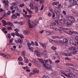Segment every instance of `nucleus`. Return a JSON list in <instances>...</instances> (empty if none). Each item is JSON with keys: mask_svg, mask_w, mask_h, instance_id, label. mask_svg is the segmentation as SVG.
<instances>
[{"mask_svg": "<svg viewBox=\"0 0 78 78\" xmlns=\"http://www.w3.org/2000/svg\"><path fill=\"white\" fill-rule=\"evenodd\" d=\"M43 67L45 69L47 70L52 71L53 70V69H52V67L51 66L50 64H47V63H44L43 64Z\"/></svg>", "mask_w": 78, "mask_h": 78, "instance_id": "nucleus-1", "label": "nucleus"}, {"mask_svg": "<svg viewBox=\"0 0 78 78\" xmlns=\"http://www.w3.org/2000/svg\"><path fill=\"white\" fill-rule=\"evenodd\" d=\"M63 21L66 24L70 25L72 23V20H66V18L63 19Z\"/></svg>", "mask_w": 78, "mask_h": 78, "instance_id": "nucleus-2", "label": "nucleus"}, {"mask_svg": "<svg viewBox=\"0 0 78 78\" xmlns=\"http://www.w3.org/2000/svg\"><path fill=\"white\" fill-rule=\"evenodd\" d=\"M64 31L65 33H66L67 34H70L72 35V32L69 29H64Z\"/></svg>", "mask_w": 78, "mask_h": 78, "instance_id": "nucleus-3", "label": "nucleus"}, {"mask_svg": "<svg viewBox=\"0 0 78 78\" xmlns=\"http://www.w3.org/2000/svg\"><path fill=\"white\" fill-rule=\"evenodd\" d=\"M34 55H36L38 57H41V53L38 51L37 50H35L34 51Z\"/></svg>", "mask_w": 78, "mask_h": 78, "instance_id": "nucleus-4", "label": "nucleus"}, {"mask_svg": "<svg viewBox=\"0 0 78 78\" xmlns=\"http://www.w3.org/2000/svg\"><path fill=\"white\" fill-rule=\"evenodd\" d=\"M70 43L72 45H76L77 44L78 45V41L76 42V41L75 40H71L70 41Z\"/></svg>", "mask_w": 78, "mask_h": 78, "instance_id": "nucleus-5", "label": "nucleus"}, {"mask_svg": "<svg viewBox=\"0 0 78 78\" xmlns=\"http://www.w3.org/2000/svg\"><path fill=\"white\" fill-rule=\"evenodd\" d=\"M39 61L40 62L43 63L44 64V62H45L44 64H46V63L48 62V60L47 59L44 60V61H43L42 59H39Z\"/></svg>", "mask_w": 78, "mask_h": 78, "instance_id": "nucleus-6", "label": "nucleus"}, {"mask_svg": "<svg viewBox=\"0 0 78 78\" xmlns=\"http://www.w3.org/2000/svg\"><path fill=\"white\" fill-rule=\"evenodd\" d=\"M67 20H70L73 22H75V18L72 16H69L68 17Z\"/></svg>", "mask_w": 78, "mask_h": 78, "instance_id": "nucleus-7", "label": "nucleus"}, {"mask_svg": "<svg viewBox=\"0 0 78 78\" xmlns=\"http://www.w3.org/2000/svg\"><path fill=\"white\" fill-rule=\"evenodd\" d=\"M76 5H77V6L78 7V4H77V2L76 1H74L72 4L70 5L69 6V7L70 8V7H72L73 6Z\"/></svg>", "mask_w": 78, "mask_h": 78, "instance_id": "nucleus-8", "label": "nucleus"}, {"mask_svg": "<svg viewBox=\"0 0 78 78\" xmlns=\"http://www.w3.org/2000/svg\"><path fill=\"white\" fill-rule=\"evenodd\" d=\"M12 5L15 9H17V5H16V2H12Z\"/></svg>", "mask_w": 78, "mask_h": 78, "instance_id": "nucleus-9", "label": "nucleus"}, {"mask_svg": "<svg viewBox=\"0 0 78 78\" xmlns=\"http://www.w3.org/2000/svg\"><path fill=\"white\" fill-rule=\"evenodd\" d=\"M69 49L72 51H76V48L75 47H70L69 48Z\"/></svg>", "mask_w": 78, "mask_h": 78, "instance_id": "nucleus-10", "label": "nucleus"}, {"mask_svg": "<svg viewBox=\"0 0 78 78\" xmlns=\"http://www.w3.org/2000/svg\"><path fill=\"white\" fill-rule=\"evenodd\" d=\"M15 42H16V43H17V42H18V43H20V44H22L23 43L22 41V40L19 38L18 39V41L15 40Z\"/></svg>", "mask_w": 78, "mask_h": 78, "instance_id": "nucleus-11", "label": "nucleus"}, {"mask_svg": "<svg viewBox=\"0 0 78 78\" xmlns=\"http://www.w3.org/2000/svg\"><path fill=\"white\" fill-rule=\"evenodd\" d=\"M3 57H5L6 58H11V56L9 55H6L5 54H3Z\"/></svg>", "mask_w": 78, "mask_h": 78, "instance_id": "nucleus-12", "label": "nucleus"}, {"mask_svg": "<svg viewBox=\"0 0 78 78\" xmlns=\"http://www.w3.org/2000/svg\"><path fill=\"white\" fill-rule=\"evenodd\" d=\"M40 44L41 45V46L43 47V48H44V49H46V46L47 45V44H46L45 43L42 44L41 43Z\"/></svg>", "mask_w": 78, "mask_h": 78, "instance_id": "nucleus-13", "label": "nucleus"}, {"mask_svg": "<svg viewBox=\"0 0 78 78\" xmlns=\"http://www.w3.org/2000/svg\"><path fill=\"white\" fill-rule=\"evenodd\" d=\"M12 18L13 19H15L17 18V16H16V13L15 14H13L12 16Z\"/></svg>", "mask_w": 78, "mask_h": 78, "instance_id": "nucleus-14", "label": "nucleus"}, {"mask_svg": "<svg viewBox=\"0 0 78 78\" xmlns=\"http://www.w3.org/2000/svg\"><path fill=\"white\" fill-rule=\"evenodd\" d=\"M33 71H34V72L35 73H38L39 72V70L36 69H33Z\"/></svg>", "mask_w": 78, "mask_h": 78, "instance_id": "nucleus-15", "label": "nucleus"}, {"mask_svg": "<svg viewBox=\"0 0 78 78\" xmlns=\"http://www.w3.org/2000/svg\"><path fill=\"white\" fill-rule=\"evenodd\" d=\"M2 22L3 23V26H5V25H7L8 23H6V21L5 20H2Z\"/></svg>", "mask_w": 78, "mask_h": 78, "instance_id": "nucleus-16", "label": "nucleus"}, {"mask_svg": "<svg viewBox=\"0 0 78 78\" xmlns=\"http://www.w3.org/2000/svg\"><path fill=\"white\" fill-rule=\"evenodd\" d=\"M71 74H70L69 73H68L67 74H66L65 73V75L66 76H67V77H68V78H70V75Z\"/></svg>", "mask_w": 78, "mask_h": 78, "instance_id": "nucleus-17", "label": "nucleus"}, {"mask_svg": "<svg viewBox=\"0 0 78 78\" xmlns=\"http://www.w3.org/2000/svg\"><path fill=\"white\" fill-rule=\"evenodd\" d=\"M24 62L26 63H28V60L27 58L25 57V56H24Z\"/></svg>", "mask_w": 78, "mask_h": 78, "instance_id": "nucleus-18", "label": "nucleus"}, {"mask_svg": "<svg viewBox=\"0 0 78 78\" xmlns=\"http://www.w3.org/2000/svg\"><path fill=\"white\" fill-rule=\"evenodd\" d=\"M34 9L35 11V12L37 13V12H38V11H39V9H38L37 7L35 6L34 8Z\"/></svg>", "mask_w": 78, "mask_h": 78, "instance_id": "nucleus-19", "label": "nucleus"}, {"mask_svg": "<svg viewBox=\"0 0 78 78\" xmlns=\"http://www.w3.org/2000/svg\"><path fill=\"white\" fill-rule=\"evenodd\" d=\"M48 61L49 62L50 64L51 65H53V62H52V60L50 58H48Z\"/></svg>", "mask_w": 78, "mask_h": 78, "instance_id": "nucleus-20", "label": "nucleus"}, {"mask_svg": "<svg viewBox=\"0 0 78 78\" xmlns=\"http://www.w3.org/2000/svg\"><path fill=\"white\" fill-rule=\"evenodd\" d=\"M7 25H10V26H12V27H14V25H13V24L11 22H7Z\"/></svg>", "mask_w": 78, "mask_h": 78, "instance_id": "nucleus-21", "label": "nucleus"}, {"mask_svg": "<svg viewBox=\"0 0 78 78\" xmlns=\"http://www.w3.org/2000/svg\"><path fill=\"white\" fill-rule=\"evenodd\" d=\"M29 28H33V27H34L35 26V24H33L32 25L31 24H29Z\"/></svg>", "mask_w": 78, "mask_h": 78, "instance_id": "nucleus-22", "label": "nucleus"}, {"mask_svg": "<svg viewBox=\"0 0 78 78\" xmlns=\"http://www.w3.org/2000/svg\"><path fill=\"white\" fill-rule=\"evenodd\" d=\"M63 41L65 43H67L68 42V40L66 38H63Z\"/></svg>", "mask_w": 78, "mask_h": 78, "instance_id": "nucleus-23", "label": "nucleus"}, {"mask_svg": "<svg viewBox=\"0 0 78 78\" xmlns=\"http://www.w3.org/2000/svg\"><path fill=\"white\" fill-rule=\"evenodd\" d=\"M23 33L24 34H28V33H29V32H28L27 30H24L23 31Z\"/></svg>", "mask_w": 78, "mask_h": 78, "instance_id": "nucleus-24", "label": "nucleus"}, {"mask_svg": "<svg viewBox=\"0 0 78 78\" xmlns=\"http://www.w3.org/2000/svg\"><path fill=\"white\" fill-rule=\"evenodd\" d=\"M16 9H17V11L18 12H22V10L20 9L17 8Z\"/></svg>", "mask_w": 78, "mask_h": 78, "instance_id": "nucleus-25", "label": "nucleus"}, {"mask_svg": "<svg viewBox=\"0 0 78 78\" xmlns=\"http://www.w3.org/2000/svg\"><path fill=\"white\" fill-rule=\"evenodd\" d=\"M71 77L72 78H76V76H75V75L74 74H71L70 78H71Z\"/></svg>", "mask_w": 78, "mask_h": 78, "instance_id": "nucleus-26", "label": "nucleus"}, {"mask_svg": "<svg viewBox=\"0 0 78 78\" xmlns=\"http://www.w3.org/2000/svg\"><path fill=\"white\" fill-rule=\"evenodd\" d=\"M56 38H58V39H63L64 38V37H55Z\"/></svg>", "mask_w": 78, "mask_h": 78, "instance_id": "nucleus-27", "label": "nucleus"}, {"mask_svg": "<svg viewBox=\"0 0 78 78\" xmlns=\"http://www.w3.org/2000/svg\"><path fill=\"white\" fill-rule=\"evenodd\" d=\"M34 74H35V73L34 72L33 70L32 72L29 74L30 76H31V75H33Z\"/></svg>", "mask_w": 78, "mask_h": 78, "instance_id": "nucleus-28", "label": "nucleus"}, {"mask_svg": "<svg viewBox=\"0 0 78 78\" xmlns=\"http://www.w3.org/2000/svg\"><path fill=\"white\" fill-rule=\"evenodd\" d=\"M18 61H22L23 60V59H22V57H19L18 59Z\"/></svg>", "mask_w": 78, "mask_h": 78, "instance_id": "nucleus-29", "label": "nucleus"}, {"mask_svg": "<svg viewBox=\"0 0 78 78\" xmlns=\"http://www.w3.org/2000/svg\"><path fill=\"white\" fill-rule=\"evenodd\" d=\"M58 42L60 45H63V43L62 42V41H59Z\"/></svg>", "mask_w": 78, "mask_h": 78, "instance_id": "nucleus-30", "label": "nucleus"}, {"mask_svg": "<svg viewBox=\"0 0 78 78\" xmlns=\"http://www.w3.org/2000/svg\"><path fill=\"white\" fill-rule=\"evenodd\" d=\"M22 55H23V56H25V52L24 51H23L22 52Z\"/></svg>", "mask_w": 78, "mask_h": 78, "instance_id": "nucleus-31", "label": "nucleus"}, {"mask_svg": "<svg viewBox=\"0 0 78 78\" xmlns=\"http://www.w3.org/2000/svg\"><path fill=\"white\" fill-rule=\"evenodd\" d=\"M24 23L23 21H21L20 22H19V24L20 25H23Z\"/></svg>", "mask_w": 78, "mask_h": 78, "instance_id": "nucleus-32", "label": "nucleus"}, {"mask_svg": "<svg viewBox=\"0 0 78 78\" xmlns=\"http://www.w3.org/2000/svg\"><path fill=\"white\" fill-rule=\"evenodd\" d=\"M38 62L37 61H35L34 62V64L35 66H38Z\"/></svg>", "mask_w": 78, "mask_h": 78, "instance_id": "nucleus-33", "label": "nucleus"}, {"mask_svg": "<svg viewBox=\"0 0 78 78\" xmlns=\"http://www.w3.org/2000/svg\"><path fill=\"white\" fill-rule=\"evenodd\" d=\"M26 10L27 11H28V12H30V13H31L32 14V11H31V10L29 9L28 8H26Z\"/></svg>", "mask_w": 78, "mask_h": 78, "instance_id": "nucleus-34", "label": "nucleus"}, {"mask_svg": "<svg viewBox=\"0 0 78 78\" xmlns=\"http://www.w3.org/2000/svg\"><path fill=\"white\" fill-rule=\"evenodd\" d=\"M66 64V65H67V66H73L72 64H71L70 63H67Z\"/></svg>", "mask_w": 78, "mask_h": 78, "instance_id": "nucleus-35", "label": "nucleus"}, {"mask_svg": "<svg viewBox=\"0 0 78 78\" xmlns=\"http://www.w3.org/2000/svg\"><path fill=\"white\" fill-rule=\"evenodd\" d=\"M25 6V4L24 3H23L20 5V7H21V8H22L23 7Z\"/></svg>", "mask_w": 78, "mask_h": 78, "instance_id": "nucleus-36", "label": "nucleus"}, {"mask_svg": "<svg viewBox=\"0 0 78 78\" xmlns=\"http://www.w3.org/2000/svg\"><path fill=\"white\" fill-rule=\"evenodd\" d=\"M9 5V4H8V3H5V8H7L8 6Z\"/></svg>", "mask_w": 78, "mask_h": 78, "instance_id": "nucleus-37", "label": "nucleus"}, {"mask_svg": "<svg viewBox=\"0 0 78 78\" xmlns=\"http://www.w3.org/2000/svg\"><path fill=\"white\" fill-rule=\"evenodd\" d=\"M39 2H40V3L42 4L44 2V1L43 0H39Z\"/></svg>", "mask_w": 78, "mask_h": 78, "instance_id": "nucleus-38", "label": "nucleus"}, {"mask_svg": "<svg viewBox=\"0 0 78 78\" xmlns=\"http://www.w3.org/2000/svg\"><path fill=\"white\" fill-rule=\"evenodd\" d=\"M15 14L17 16L19 17L20 16V13H15Z\"/></svg>", "mask_w": 78, "mask_h": 78, "instance_id": "nucleus-39", "label": "nucleus"}, {"mask_svg": "<svg viewBox=\"0 0 78 78\" xmlns=\"http://www.w3.org/2000/svg\"><path fill=\"white\" fill-rule=\"evenodd\" d=\"M7 37L9 39L10 38H11V34H9L7 35Z\"/></svg>", "mask_w": 78, "mask_h": 78, "instance_id": "nucleus-40", "label": "nucleus"}, {"mask_svg": "<svg viewBox=\"0 0 78 78\" xmlns=\"http://www.w3.org/2000/svg\"><path fill=\"white\" fill-rule=\"evenodd\" d=\"M15 34L17 36H20L18 32H16L15 33Z\"/></svg>", "mask_w": 78, "mask_h": 78, "instance_id": "nucleus-41", "label": "nucleus"}, {"mask_svg": "<svg viewBox=\"0 0 78 78\" xmlns=\"http://www.w3.org/2000/svg\"><path fill=\"white\" fill-rule=\"evenodd\" d=\"M55 33V32H54L53 31H50V34H49V35H53Z\"/></svg>", "mask_w": 78, "mask_h": 78, "instance_id": "nucleus-42", "label": "nucleus"}, {"mask_svg": "<svg viewBox=\"0 0 78 78\" xmlns=\"http://www.w3.org/2000/svg\"><path fill=\"white\" fill-rule=\"evenodd\" d=\"M47 34V35H48V36H50V31H46Z\"/></svg>", "mask_w": 78, "mask_h": 78, "instance_id": "nucleus-43", "label": "nucleus"}, {"mask_svg": "<svg viewBox=\"0 0 78 78\" xmlns=\"http://www.w3.org/2000/svg\"><path fill=\"white\" fill-rule=\"evenodd\" d=\"M27 22L28 23V25H30V24H31V21H30V19H29L28 20Z\"/></svg>", "mask_w": 78, "mask_h": 78, "instance_id": "nucleus-44", "label": "nucleus"}, {"mask_svg": "<svg viewBox=\"0 0 78 78\" xmlns=\"http://www.w3.org/2000/svg\"><path fill=\"white\" fill-rule=\"evenodd\" d=\"M56 23H58V22L55 21L54 23H53V25H54V26H56Z\"/></svg>", "mask_w": 78, "mask_h": 78, "instance_id": "nucleus-45", "label": "nucleus"}, {"mask_svg": "<svg viewBox=\"0 0 78 78\" xmlns=\"http://www.w3.org/2000/svg\"><path fill=\"white\" fill-rule=\"evenodd\" d=\"M2 30V31L3 32H4L6 30V28H5L4 27H3Z\"/></svg>", "mask_w": 78, "mask_h": 78, "instance_id": "nucleus-46", "label": "nucleus"}, {"mask_svg": "<svg viewBox=\"0 0 78 78\" xmlns=\"http://www.w3.org/2000/svg\"><path fill=\"white\" fill-rule=\"evenodd\" d=\"M54 19H55V22H57V21L58 20V18L55 17V18Z\"/></svg>", "mask_w": 78, "mask_h": 78, "instance_id": "nucleus-47", "label": "nucleus"}, {"mask_svg": "<svg viewBox=\"0 0 78 78\" xmlns=\"http://www.w3.org/2000/svg\"><path fill=\"white\" fill-rule=\"evenodd\" d=\"M51 48H52V50H56V47H55L54 46H52L51 47Z\"/></svg>", "mask_w": 78, "mask_h": 78, "instance_id": "nucleus-48", "label": "nucleus"}, {"mask_svg": "<svg viewBox=\"0 0 78 78\" xmlns=\"http://www.w3.org/2000/svg\"><path fill=\"white\" fill-rule=\"evenodd\" d=\"M11 11H9L7 13V15H10L11 14Z\"/></svg>", "mask_w": 78, "mask_h": 78, "instance_id": "nucleus-49", "label": "nucleus"}, {"mask_svg": "<svg viewBox=\"0 0 78 78\" xmlns=\"http://www.w3.org/2000/svg\"><path fill=\"white\" fill-rule=\"evenodd\" d=\"M22 68L24 69V70H26V69H27V66L26 67H22Z\"/></svg>", "mask_w": 78, "mask_h": 78, "instance_id": "nucleus-50", "label": "nucleus"}, {"mask_svg": "<svg viewBox=\"0 0 78 78\" xmlns=\"http://www.w3.org/2000/svg\"><path fill=\"white\" fill-rule=\"evenodd\" d=\"M72 56V54H66V56Z\"/></svg>", "mask_w": 78, "mask_h": 78, "instance_id": "nucleus-51", "label": "nucleus"}, {"mask_svg": "<svg viewBox=\"0 0 78 78\" xmlns=\"http://www.w3.org/2000/svg\"><path fill=\"white\" fill-rule=\"evenodd\" d=\"M31 45H32L34 46L35 44H34V43L33 41H32L31 42Z\"/></svg>", "mask_w": 78, "mask_h": 78, "instance_id": "nucleus-52", "label": "nucleus"}, {"mask_svg": "<svg viewBox=\"0 0 78 78\" xmlns=\"http://www.w3.org/2000/svg\"><path fill=\"white\" fill-rule=\"evenodd\" d=\"M19 36L20 38H23L24 37L22 35H20Z\"/></svg>", "mask_w": 78, "mask_h": 78, "instance_id": "nucleus-53", "label": "nucleus"}, {"mask_svg": "<svg viewBox=\"0 0 78 78\" xmlns=\"http://www.w3.org/2000/svg\"><path fill=\"white\" fill-rule=\"evenodd\" d=\"M59 62H60V61H59V60H57L55 61V62L56 63H59Z\"/></svg>", "mask_w": 78, "mask_h": 78, "instance_id": "nucleus-54", "label": "nucleus"}, {"mask_svg": "<svg viewBox=\"0 0 78 78\" xmlns=\"http://www.w3.org/2000/svg\"><path fill=\"white\" fill-rule=\"evenodd\" d=\"M55 17V14L53 13L52 16V19H54V17Z\"/></svg>", "mask_w": 78, "mask_h": 78, "instance_id": "nucleus-55", "label": "nucleus"}, {"mask_svg": "<svg viewBox=\"0 0 78 78\" xmlns=\"http://www.w3.org/2000/svg\"><path fill=\"white\" fill-rule=\"evenodd\" d=\"M13 40H14V39L12 38L10 41H9V42L10 43H11L13 41Z\"/></svg>", "mask_w": 78, "mask_h": 78, "instance_id": "nucleus-56", "label": "nucleus"}, {"mask_svg": "<svg viewBox=\"0 0 78 78\" xmlns=\"http://www.w3.org/2000/svg\"><path fill=\"white\" fill-rule=\"evenodd\" d=\"M44 58H47V56H48V55L47 54H44Z\"/></svg>", "mask_w": 78, "mask_h": 78, "instance_id": "nucleus-57", "label": "nucleus"}, {"mask_svg": "<svg viewBox=\"0 0 78 78\" xmlns=\"http://www.w3.org/2000/svg\"><path fill=\"white\" fill-rule=\"evenodd\" d=\"M35 45L36 46H38V43H37V41H35Z\"/></svg>", "mask_w": 78, "mask_h": 78, "instance_id": "nucleus-58", "label": "nucleus"}, {"mask_svg": "<svg viewBox=\"0 0 78 78\" xmlns=\"http://www.w3.org/2000/svg\"><path fill=\"white\" fill-rule=\"evenodd\" d=\"M27 17H28L29 18H31L32 17L31 15H27Z\"/></svg>", "mask_w": 78, "mask_h": 78, "instance_id": "nucleus-59", "label": "nucleus"}, {"mask_svg": "<svg viewBox=\"0 0 78 78\" xmlns=\"http://www.w3.org/2000/svg\"><path fill=\"white\" fill-rule=\"evenodd\" d=\"M60 73H62L63 74H64V75H65V74L66 73H64V71H60Z\"/></svg>", "mask_w": 78, "mask_h": 78, "instance_id": "nucleus-60", "label": "nucleus"}, {"mask_svg": "<svg viewBox=\"0 0 78 78\" xmlns=\"http://www.w3.org/2000/svg\"><path fill=\"white\" fill-rule=\"evenodd\" d=\"M27 45L28 47H30V46H31V44L30 43H27Z\"/></svg>", "mask_w": 78, "mask_h": 78, "instance_id": "nucleus-61", "label": "nucleus"}, {"mask_svg": "<svg viewBox=\"0 0 78 78\" xmlns=\"http://www.w3.org/2000/svg\"><path fill=\"white\" fill-rule=\"evenodd\" d=\"M62 12L65 15H66V11L63 10Z\"/></svg>", "mask_w": 78, "mask_h": 78, "instance_id": "nucleus-62", "label": "nucleus"}, {"mask_svg": "<svg viewBox=\"0 0 78 78\" xmlns=\"http://www.w3.org/2000/svg\"><path fill=\"white\" fill-rule=\"evenodd\" d=\"M44 5H42L41 6V10H42L44 9Z\"/></svg>", "mask_w": 78, "mask_h": 78, "instance_id": "nucleus-63", "label": "nucleus"}, {"mask_svg": "<svg viewBox=\"0 0 78 78\" xmlns=\"http://www.w3.org/2000/svg\"><path fill=\"white\" fill-rule=\"evenodd\" d=\"M14 30L16 32H18L19 31V30L18 29H15Z\"/></svg>", "mask_w": 78, "mask_h": 78, "instance_id": "nucleus-64", "label": "nucleus"}]
</instances>
